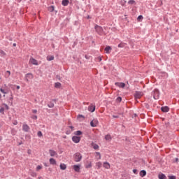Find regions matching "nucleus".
<instances>
[{
	"instance_id": "nucleus-1",
	"label": "nucleus",
	"mask_w": 179,
	"mask_h": 179,
	"mask_svg": "<svg viewBox=\"0 0 179 179\" xmlns=\"http://www.w3.org/2000/svg\"><path fill=\"white\" fill-rule=\"evenodd\" d=\"M152 96H153V99H155V100H158V99L160 96V92L159 91V90L155 89L152 92Z\"/></svg>"
},
{
	"instance_id": "nucleus-2",
	"label": "nucleus",
	"mask_w": 179,
	"mask_h": 179,
	"mask_svg": "<svg viewBox=\"0 0 179 179\" xmlns=\"http://www.w3.org/2000/svg\"><path fill=\"white\" fill-rule=\"evenodd\" d=\"M74 157V161L76 163H79V162H80V160H82V154H80V152H76L73 155Z\"/></svg>"
},
{
	"instance_id": "nucleus-3",
	"label": "nucleus",
	"mask_w": 179,
	"mask_h": 179,
	"mask_svg": "<svg viewBox=\"0 0 179 179\" xmlns=\"http://www.w3.org/2000/svg\"><path fill=\"white\" fill-rule=\"evenodd\" d=\"M96 33L98 34H99V36H101L103 35V27L99 26V25H95V27H94Z\"/></svg>"
},
{
	"instance_id": "nucleus-4",
	"label": "nucleus",
	"mask_w": 179,
	"mask_h": 179,
	"mask_svg": "<svg viewBox=\"0 0 179 179\" xmlns=\"http://www.w3.org/2000/svg\"><path fill=\"white\" fill-rule=\"evenodd\" d=\"M33 78H34V76H33V73H28L25 75L24 80L25 82H30V80L29 79H33Z\"/></svg>"
},
{
	"instance_id": "nucleus-5",
	"label": "nucleus",
	"mask_w": 179,
	"mask_h": 179,
	"mask_svg": "<svg viewBox=\"0 0 179 179\" xmlns=\"http://www.w3.org/2000/svg\"><path fill=\"white\" fill-rule=\"evenodd\" d=\"M97 125H99V120L97 119H94L90 122V126L92 127V128H95Z\"/></svg>"
},
{
	"instance_id": "nucleus-6",
	"label": "nucleus",
	"mask_w": 179,
	"mask_h": 179,
	"mask_svg": "<svg viewBox=\"0 0 179 179\" xmlns=\"http://www.w3.org/2000/svg\"><path fill=\"white\" fill-rule=\"evenodd\" d=\"M143 96V92L140 91H136L134 93V97L135 99H141Z\"/></svg>"
},
{
	"instance_id": "nucleus-7",
	"label": "nucleus",
	"mask_w": 179,
	"mask_h": 179,
	"mask_svg": "<svg viewBox=\"0 0 179 179\" xmlns=\"http://www.w3.org/2000/svg\"><path fill=\"white\" fill-rule=\"evenodd\" d=\"M22 131H24V132H29V131H30V127L27 125V124L24 123L22 124Z\"/></svg>"
},
{
	"instance_id": "nucleus-8",
	"label": "nucleus",
	"mask_w": 179,
	"mask_h": 179,
	"mask_svg": "<svg viewBox=\"0 0 179 179\" xmlns=\"http://www.w3.org/2000/svg\"><path fill=\"white\" fill-rule=\"evenodd\" d=\"M80 139H81V138L78 136H73L72 137V141L74 143H79V142H80Z\"/></svg>"
},
{
	"instance_id": "nucleus-9",
	"label": "nucleus",
	"mask_w": 179,
	"mask_h": 179,
	"mask_svg": "<svg viewBox=\"0 0 179 179\" xmlns=\"http://www.w3.org/2000/svg\"><path fill=\"white\" fill-rule=\"evenodd\" d=\"M115 85L117 86V87H121L122 89H124V87H125V83H124L116 82L115 83Z\"/></svg>"
},
{
	"instance_id": "nucleus-10",
	"label": "nucleus",
	"mask_w": 179,
	"mask_h": 179,
	"mask_svg": "<svg viewBox=\"0 0 179 179\" xmlns=\"http://www.w3.org/2000/svg\"><path fill=\"white\" fill-rule=\"evenodd\" d=\"M73 169L76 173H80V165H73Z\"/></svg>"
},
{
	"instance_id": "nucleus-11",
	"label": "nucleus",
	"mask_w": 179,
	"mask_h": 179,
	"mask_svg": "<svg viewBox=\"0 0 179 179\" xmlns=\"http://www.w3.org/2000/svg\"><path fill=\"white\" fill-rule=\"evenodd\" d=\"M29 62L30 64H32V65H38V62L33 57L29 59Z\"/></svg>"
},
{
	"instance_id": "nucleus-12",
	"label": "nucleus",
	"mask_w": 179,
	"mask_h": 179,
	"mask_svg": "<svg viewBox=\"0 0 179 179\" xmlns=\"http://www.w3.org/2000/svg\"><path fill=\"white\" fill-rule=\"evenodd\" d=\"M161 111H162V113H169V111H170V108H169V106H162L161 108Z\"/></svg>"
},
{
	"instance_id": "nucleus-13",
	"label": "nucleus",
	"mask_w": 179,
	"mask_h": 179,
	"mask_svg": "<svg viewBox=\"0 0 179 179\" xmlns=\"http://www.w3.org/2000/svg\"><path fill=\"white\" fill-rule=\"evenodd\" d=\"M88 111H90V113H94V111H96V106H88Z\"/></svg>"
},
{
	"instance_id": "nucleus-14",
	"label": "nucleus",
	"mask_w": 179,
	"mask_h": 179,
	"mask_svg": "<svg viewBox=\"0 0 179 179\" xmlns=\"http://www.w3.org/2000/svg\"><path fill=\"white\" fill-rule=\"evenodd\" d=\"M49 153L52 157H54V156H57V155H58L57 152L53 150H49Z\"/></svg>"
},
{
	"instance_id": "nucleus-15",
	"label": "nucleus",
	"mask_w": 179,
	"mask_h": 179,
	"mask_svg": "<svg viewBox=\"0 0 179 179\" xmlns=\"http://www.w3.org/2000/svg\"><path fill=\"white\" fill-rule=\"evenodd\" d=\"M49 162H50V164H52V166H55V164H57V161L54 158H50L49 159Z\"/></svg>"
},
{
	"instance_id": "nucleus-16",
	"label": "nucleus",
	"mask_w": 179,
	"mask_h": 179,
	"mask_svg": "<svg viewBox=\"0 0 179 179\" xmlns=\"http://www.w3.org/2000/svg\"><path fill=\"white\" fill-rule=\"evenodd\" d=\"M69 4V0H62V5L63 6H68Z\"/></svg>"
},
{
	"instance_id": "nucleus-17",
	"label": "nucleus",
	"mask_w": 179,
	"mask_h": 179,
	"mask_svg": "<svg viewBox=\"0 0 179 179\" xmlns=\"http://www.w3.org/2000/svg\"><path fill=\"white\" fill-rule=\"evenodd\" d=\"M158 178L159 179H167V178L166 177V175H164V173H159L158 175Z\"/></svg>"
},
{
	"instance_id": "nucleus-18",
	"label": "nucleus",
	"mask_w": 179,
	"mask_h": 179,
	"mask_svg": "<svg viewBox=\"0 0 179 179\" xmlns=\"http://www.w3.org/2000/svg\"><path fill=\"white\" fill-rule=\"evenodd\" d=\"M101 166H103V164H101V162L96 163V166L97 170H99V169H101Z\"/></svg>"
},
{
	"instance_id": "nucleus-19",
	"label": "nucleus",
	"mask_w": 179,
	"mask_h": 179,
	"mask_svg": "<svg viewBox=\"0 0 179 179\" xmlns=\"http://www.w3.org/2000/svg\"><path fill=\"white\" fill-rule=\"evenodd\" d=\"M112 48H110V46H106L105 48V51L106 52V54H110V51H111Z\"/></svg>"
},
{
	"instance_id": "nucleus-20",
	"label": "nucleus",
	"mask_w": 179,
	"mask_h": 179,
	"mask_svg": "<svg viewBox=\"0 0 179 179\" xmlns=\"http://www.w3.org/2000/svg\"><path fill=\"white\" fill-rule=\"evenodd\" d=\"M83 134V132H82V131H80V130H78L74 132V135H76L77 136H79Z\"/></svg>"
},
{
	"instance_id": "nucleus-21",
	"label": "nucleus",
	"mask_w": 179,
	"mask_h": 179,
	"mask_svg": "<svg viewBox=\"0 0 179 179\" xmlns=\"http://www.w3.org/2000/svg\"><path fill=\"white\" fill-rule=\"evenodd\" d=\"M140 177H145L146 176V171L145 170H142L140 171Z\"/></svg>"
},
{
	"instance_id": "nucleus-22",
	"label": "nucleus",
	"mask_w": 179,
	"mask_h": 179,
	"mask_svg": "<svg viewBox=\"0 0 179 179\" xmlns=\"http://www.w3.org/2000/svg\"><path fill=\"white\" fill-rule=\"evenodd\" d=\"M60 169L61 170H66V164H60Z\"/></svg>"
},
{
	"instance_id": "nucleus-23",
	"label": "nucleus",
	"mask_w": 179,
	"mask_h": 179,
	"mask_svg": "<svg viewBox=\"0 0 179 179\" xmlns=\"http://www.w3.org/2000/svg\"><path fill=\"white\" fill-rule=\"evenodd\" d=\"M0 57H6V52H5L2 50H0Z\"/></svg>"
},
{
	"instance_id": "nucleus-24",
	"label": "nucleus",
	"mask_w": 179,
	"mask_h": 179,
	"mask_svg": "<svg viewBox=\"0 0 179 179\" xmlns=\"http://www.w3.org/2000/svg\"><path fill=\"white\" fill-rule=\"evenodd\" d=\"M125 45H127V43H120L118 45H117V47L119 48H124V47H125Z\"/></svg>"
},
{
	"instance_id": "nucleus-25",
	"label": "nucleus",
	"mask_w": 179,
	"mask_h": 179,
	"mask_svg": "<svg viewBox=\"0 0 179 179\" xmlns=\"http://www.w3.org/2000/svg\"><path fill=\"white\" fill-rule=\"evenodd\" d=\"M103 167H104L105 169H110V163H108V162H104V163H103Z\"/></svg>"
},
{
	"instance_id": "nucleus-26",
	"label": "nucleus",
	"mask_w": 179,
	"mask_h": 179,
	"mask_svg": "<svg viewBox=\"0 0 179 179\" xmlns=\"http://www.w3.org/2000/svg\"><path fill=\"white\" fill-rule=\"evenodd\" d=\"M128 4L129 5H136V1H135V0H129L128 1Z\"/></svg>"
},
{
	"instance_id": "nucleus-27",
	"label": "nucleus",
	"mask_w": 179,
	"mask_h": 179,
	"mask_svg": "<svg viewBox=\"0 0 179 179\" xmlns=\"http://www.w3.org/2000/svg\"><path fill=\"white\" fill-rule=\"evenodd\" d=\"M105 139H106V141H111V139H112L111 135L108 134V135L105 136Z\"/></svg>"
},
{
	"instance_id": "nucleus-28",
	"label": "nucleus",
	"mask_w": 179,
	"mask_h": 179,
	"mask_svg": "<svg viewBox=\"0 0 179 179\" xmlns=\"http://www.w3.org/2000/svg\"><path fill=\"white\" fill-rule=\"evenodd\" d=\"M48 107H49V108H54V103L52 101L49 102Z\"/></svg>"
},
{
	"instance_id": "nucleus-29",
	"label": "nucleus",
	"mask_w": 179,
	"mask_h": 179,
	"mask_svg": "<svg viewBox=\"0 0 179 179\" xmlns=\"http://www.w3.org/2000/svg\"><path fill=\"white\" fill-rule=\"evenodd\" d=\"M55 87H56V89H59V87H61V83H55Z\"/></svg>"
},
{
	"instance_id": "nucleus-30",
	"label": "nucleus",
	"mask_w": 179,
	"mask_h": 179,
	"mask_svg": "<svg viewBox=\"0 0 179 179\" xmlns=\"http://www.w3.org/2000/svg\"><path fill=\"white\" fill-rule=\"evenodd\" d=\"M54 56H48L47 57V61H53Z\"/></svg>"
},
{
	"instance_id": "nucleus-31",
	"label": "nucleus",
	"mask_w": 179,
	"mask_h": 179,
	"mask_svg": "<svg viewBox=\"0 0 179 179\" xmlns=\"http://www.w3.org/2000/svg\"><path fill=\"white\" fill-rule=\"evenodd\" d=\"M116 101L117 103H121V101H122V98L121 96H118L117 99H116Z\"/></svg>"
},
{
	"instance_id": "nucleus-32",
	"label": "nucleus",
	"mask_w": 179,
	"mask_h": 179,
	"mask_svg": "<svg viewBox=\"0 0 179 179\" xmlns=\"http://www.w3.org/2000/svg\"><path fill=\"white\" fill-rule=\"evenodd\" d=\"M143 20V15H138V17H137V20L138 22H141V20Z\"/></svg>"
},
{
	"instance_id": "nucleus-33",
	"label": "nucleus",
	"mask_w": 179,
	"mask_h": 179,
	"mask_svg": "<svg viewBox=\"0 0 179 179\" xmlns=\"http://www.w3.org/2000/svg\"><path fill=\"white\" fill-rule=\"evenodd\" d=\"M37 135L38 138H41L43 136V132H41V131H38Z\"/></svg>"
},
{
	"instance_id": "nucleus-34",
	"label": "nucleus",
	"mask_w": 179,
	"mask_h": 179,
	"mask_svg": "<svg viewBox=\"0 0 179 179\" xmlns=\"http://www.w3.org/2000/svg\"><path fill=\"white\" fill-rule=\"evenodd\" d=\"M0 92L3 94H8V92H6V90L2 88H0Z\"/></svg>"
},
{
	"instance_id": "nucleus-35",
	"label": "nucleus",
	"mask_w": 179,
	"mask_h": 179,
	"mask_svg": "<svg viewBox=\"0 0 179 179\" xmlns=\"http://www.w3.org/2000/svg\"><path fill=\"white\" fill-rule=\"evenodd\" d=\"M54 9H55L54 6H50L49 7V10H50V12H52V11L54 10Z\"/></svg>"
},
{
	"instance_id": "nucleus-36",
	"label": "nucleus",
	"mask_w": 179,
	"mask_h": 179,
	"mask_svg": "<svg viewBox=\"0 0 179 179\" xmlns=\"http://www.w3.org/2000/svg\"><path fill=\"white\" fill-rule=\"evenodd\" d=\"M93 148H94L95 150H97V149H99V145H97V144H94Z\"/></svg>"
},
{
	"instance_id": "nucleus-37",
	"label": "nucleus",
	"mask_w": 179,
	"mask_h": 179,
	"mask_svg": "<svg viewBox=\"0 0 179 179\" xmlns=\"http://www.w3.org/2000/svg\"><path fill=\"white\" fill-rule=\"evenodd\" d=\"M96 157H97V156L99 157L98 159L100 160V159H101V155L100 154V152H96Z\"/></svg>"
},
{
	"instance_id": "nucleus-38",
	"label": "nucleus",
	"mask_w": 179,
	"mask_h": 179,
	"mask_svg": "<svg viewBox=\"0 0 179 179\" xmlns=\"http://www.w3.org/2000/svg\"><path fill=\"white\" fill-rule=\"evenodd\" d=\"M77 118L79 120L80 118H83V120H85V116L83 115H78L77 116Z\"/></svg>"
},
{
	"instance_id": "nucleus-39",
	"label": "nucleus",
	"mask_w": 179,
	"mask_h": 179,
	"mask_svg": "<svg viewBox=\"0 0 179 179\" xmlns=\"http://www.w3.org/2000/svg\"><path fill=\"white\" fill-rule=\"evenodd\" d=\"M5 108H0V113L1 114H4Z\"/></svg>"
},
{
	"instance_id": "nucleus-40",
	"label": "nucleus",
	"mask_w": 179,
	"mask_h": 179,
	"mask_svg": "<svg viewBox=\"0 0 179 179\" xmlns=\"http://www.w3.org/2000/svg\"><path fill=\"white\" fill-rule=\"evenodd\" d=\"M87 169H91L92 167V162H90V164H88L87 165H86L85 166Z\"/></svg>"
},
{
	"instance_id": "nucleus-41",
	"label": "nucleus",
	"mask_w": 179,
	"mask_h": 179,
	"mask_svg": "<svg viewBox=\"0 0 179 179\" xmlns=\"http://www.w3.org/2000/svg\"><path fill=\"white\" fill-rule=\"evenodd\" d=\"M85 58H86V59H90L92 58V56H89L87 55H85Z\"/></svg>"
},
{
	"instance_id": "nucleus-42",
	"label": "nucleus",
	"mask_w": 179,
	"mask_h": 179,
	"mask_svg": "<svg viewBox=\"0 0 179 179\" xmlns=\"http://www.w3.org/2000/svg\"><path fill=\"white\" fill-rule=\"evenodd\" d=\"M169 179H176V177L175 176H169Z\"/></svg>"
},
{
	"instance_id": "nucleus-43",
	"label": "nucleus",
	"mask_w": 179,
	"mask_h": 179,
	"mask_svg": "<svg viewBox=\"0 0 179 179\" xmlns=\"http://www.w3.org/2000/svg\"><path fill=\"white\" fill-rule=\"evenodd\" d=\"M6 110H9V106L6 103H3Z\"/></svg>"
},
{
	"instance_id": "nucleus-44",
	"label": "nucleus",
	"mask_w": 179,
	"mask_h": 179,
	"mask_svg": "<svg viewBox=\"0 0 179 179\" xmlns=\"http://www.w3.org/2000/svg\"><path fill=\"white\" fill-rule=\"evenodd\" d=\"M32 120H37V115H34L31 116Z\"/></svg>"
},
{
	"instance_id": "nucleus-45",
	"label": "nucleus",
	"mask_w": 179,
	"mask_h": 179,
	"mask_svg": "<svg viewBox=\"0 0 179 179\" xmlns=\"http://www.w3.org/2000/svg\"><path fill=\"white\" fill-rule=\"evenodd\" d=\"M41 169H43V166H40V165H38V166L36 167V170H41Z\"/></svg>"
},
{
	"instance_id": "nucleus-46",
	"label": "nucleus",
	"mask_w": 179,
	"mask_h": 179,
	"mask_svg": "<svg viewBox=\"0 0 179 179\" xmlns=\"http://www.w3.org/2000/svg\"><path fill=\"white\" fill-rule=\"evenodd\" d=\"M71 132H72V131H70V130H67V131H66V135H70Z\"/></svg>"
},
{
	"instance_id": "nucleus-47",
	"label": "nucleus",
	"mask_w": 179,
	"mask_h": 179,
	"mask_svg": "<svg viewBox=\"0 0 179 179\" xmlns=\"http://www.w3.org/2000/svg\"><path fill=\"white\" fill-rule=\"evenodd\" d=\"M133 173L134 174H138V170L137 169H133Z\"/></svg>"
},
{
	"instance_id": "nucleus-48",
	"label": "nucleus",
	"mask_w": 179,
	"mask_h": 179,
	"mask_svg": "<svg viewBox=\"0 0 179 179\" xmlns=\"http://www.w3.org/2000/svg\"><path fill=\"white\" fill-rule=\"evenodd\" d=\"M33 114H37V109L32 110Z\"/></svg>"
},
{
	"instance_id": "nucleus-49",
	"label": "nucleus",
	"mask_w": 179,
	"mask_h": 179,
	"mask_svg": "<svg viewBox=\"0 0 179 179\" xmlns=\"http://www.w3.org/2000/svg\"><path fill=\"white\" fill-rule=\"evenodd\" d=\"M43 165L45 166V167H48L50 166L47 162L43 163Z\"/></svg>"
},
{
	"instance_id": "nucleus-50",
	"label": "nucleus",
	"mask_w": 179,
	"mask_h": 179,
	"mask_svg": "<svg viewBox=\"0 0 179 179\" xmlns=\"http://www.w3.org/2000/svg\"><path fill=\"white\" fill-rule=\"evenodd\" d=\"M9 101L12 103V101H13V96L11 95V96L9 98Z\"/></svg>"
},
{
	"instance_id": "nucleus-51",
	"label": "nucleus",
	"mask_w": 179,
	"mask_h": 179,
	"mask_svg": "<svg viewBox=\"0 0 179 179\" xmlns=\"http://www.w3.org/2000/svg\"><path fill=\"white\" fill-rule=\"evenodd\" d=\"M113 118H120V116L113 115Z\"/></svg>"
},
{
	"instance_id": "nucleus-52",
	"label": "nucleus",
	"mask_w": 179,
	"mask_h": 179,
	"mask_svg": "<svg viewBox=\"0 0 179 179\" xmlns=\"http://www.w3.org/2000/svg\"><path fill=\"white\" fill-rule=\"evenodd\" d=\"M13 124V125H17V121L15 120Z\"/></svg>"
},
{
	"instance_id": "nucleus-53",
	"label": "nucleus",
	"mask_w": 179,
	"mask_h": 179,
	"mask_svg": "<svg viewBox=\"0 0 179 179\" xmlns=\"http://www.w3.org/2000/svg\"><path fill=\"white\" fill-rule=\"evenodd\" d=\"M56 78L57 79H59V80H61V76H56Z\"/></svg>"
},
{
	"instance_id": "nucleus-54",
	"label": "nucleus",
	"mask_w": 179,
	"mask_h": 179,
	"mask_svg": "<svg viewBox=\"0 0 179 179\" xmlns=\"http://www.w3.org/2000/svg\"><path fill=\"white\" fill-rule=\"evenodd\" d=\"M97 59H98V61L100 62H101V57H99L98 58H97Z\"/></svg>"
},
{
	"instance_id": "nucleus-55",
	"label": "nucleus",
	"mask_w": 179,
	"mask_h": 179,
	"mask_svg": "<svg viewBox=\"0 0 179 179\" xmlns=\"http://www.w3.org/2000/svg\"><path fill=\"white\" fill-rule=\"evenodd\" d=\"M20 145H23V142L20 141V143H18V146H20Z\"/></svg>"
},
{
	"instance_id": "nucleus-56",
	"label": "nucleus",
	"mask_w": 179,
	"mask_h": 179,
	"mask_svg": "<svg viewBox=\"0 0 179 179\" xmlns=\"http://www.w3.org/2000/svg\"><path fill=\"white\" fill-rule=\"evenodd\" d=\"M69 128L71 129V131H73V126H69Z\"/></svg>"
},
{
	"instance_id": "nucleus-57",
	"label": "nucleus",
	"mask_w": 179,
	"mask_h": 179,
	"mask_svg": "<svg viewBox=\"0 0 179 179\" xmlns=\"http://www.w3.org/2000/svg\"><path fill=\"white\" fill-rule=\"evenodd\" d=\"M6 73H8L9 76H10V72L9 71H7Z\"/></svg>"
},
{
	"instance_id": "nucleus-58",
	"label": "nucleus",
	"mask_w": 179,
	"mask_h": 179,
	"mask_svg": "<svg viewBox=\"0 0 179 179\" xmlns=\"http://www.w3.org/2000/svg\"><path fill=\"white\" fill-rule=\"evenodd\" d=\"M16 88H17V90H19V89H20V86L17 85Z\"/></svg>"
},
{
	"instance_id": "nucleus-59",
	"label": "nucleus",
	"mask_w": 179,
	"mask_h": 179,
	"mask_svg": "<svg viewBox=\"0 0 179 179\" xmlns=\"http://www.w3.org/2000/svg\"><path fill=\"white\" fill-rule=\"evenodd\" d=\"M13 47H16V43H13Z\"/></svg>"
},
{
	"instance_id": "nucleus-60",
	"label": "nucleus",
	"mask_w": 179,
	"mask_h": 179,
	"mask_svg": "<svg viewBox=\"0 0 179 179\" xmlns=\"http://www.w3.org/2000/svg\"><path fill=\"white\" fill-rule=\"evenodd\" d=\"M176 162H178V158H176Z\"/></svg>"
},
{
	"instance_id": "nucleus-61",
	"label": "nucleus",
	"mask_w": 179,
	"mask_h": 179,
	"mask_svg": "<svg viewBox=\"0 0 179 179\" xmlns=\"http://www.w3.org/2000/svg\"><path fill=\"white\" fill-rule=\"evenodd\" d=\"M2 141V137H0V141Z\"/></svg>"
},
{
	"instance_id": "nucleus-62",
	"label": "nucleus",
	"mask_w": 179,
	"mask_h": 179,
	"mask_svg": "<svg viewBox=\"0 0 179 179\" xmlns=\"http://www.w3.org/2000/svg\"><path fill=\"white\" fill-rule=\"evenodd\" d=\"M124 3H127V1H124Z\"/></svg>"
},
{
	"instance_id": "nucleus-63",
	"label": "nucleus",
	"mask_w": 179,
	"mask_h": 179,
	"mask_svg": "<svg viewBox=\"0 0 179 179\" xmlns=\"http://www.w3.org/2000/svg\"><path fill=\"white\" fill-rule=\"evenodd\" d=\"M53 101H55V99H53Z\"/></svg>"
},
{
	"instance_id": "nucleus-64",
	"label": "nucleus",
	"mask_w": 179,
	"mask_h": 179,
	"mask_svg": "<svg viewBox=\"0 0 179 179\" xmlns=\"http://www.w3.org/2000/svg\"><path fill=\"white\" fill-rule=\"evenodd\" d=\"M0 99H1V94H0Z\"/></svg>"
}]
</instances>
